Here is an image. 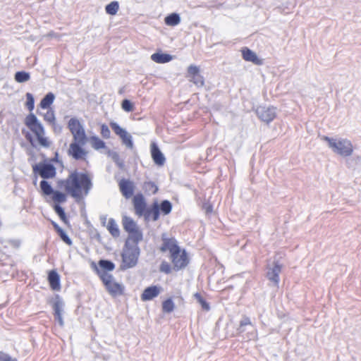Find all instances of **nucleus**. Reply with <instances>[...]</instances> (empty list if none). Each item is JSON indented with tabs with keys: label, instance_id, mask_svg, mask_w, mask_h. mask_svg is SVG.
<instances>
[{
	"label": "nucleus",
	"instance_id": "49",
	"mask_svg": "<svg viewBox=\"0 0 361 361\" xmlns=\"http://www.w3.org/2000/svg\"><path fill=\"white\" fill-rule=\"evenodd\" d=\"M47 37H49V38H58L59 39L61 35L54 32V31H51L49 32V33L47 34L46 35Z\"/></svg>",
	"mask_w": 361,
	"mask_h": 361
},
{
	"label": "nucleus",
	"instance_id": "27",
	"mask_svg": "<svg viewBox=\"0 0 361 361\" xmlns=\"http://www.w3.org/2000/svg\"><path fill=\"white\" fill-rule=\"evenodd\" d=\"M147 212H149V219L157 221L159 218V206L156 202L153 204L152 208L148 209Z\"/></svg>",
	"mask_w": 361,
	"mask_h": 361
},
{
	"label": "nucleus",
	"instance_id": "30",
	"mask_svg": "<svg viewBox=\"0 0 361 361\" xmlns=\"http://www.w3.org/2000/svg\"><path fill=\"white\" fill-rule=\"evenodd\" d=\"M119 9V4L117 1H112L105 7L106 13L114 16L116 15Z\"/></svg>",
	"mask_w": 361,
	"mask_h": 361
},
{
	"label": "nucleus",
	"instance_id": "44",
	"mask_svg": "<svg viewBox=\"0 0 361 361\" xmlns=\"http://www.w3.org/2000/svg\"><path fill=\"white\" fill-rule=\"evenodd\" d=\"M159 270L161 272L169 274L171 271V267L168 262H162L161 264H160Z\"/></svg>",
	"mask_w": 361,
	"mask_h": 361
},
{
	"label": "nucleus",
	"instance_id": "37",
	"mask_svg": "<svg viewBox=\"0 0 361 361\" xmlns=\"http://www.w3.org/2000/svg\"><path fill=\"white\" fill-rule=\"evenodd\" d=\"M54 209L55 212L59 215L61 220L63 221L64 223H66V216L63 209L59 204H55L54 206Z\"/></svg>",
	"mask_w": 361,
	"mask_h": 361
},
{
	"label": "nucleus",
	"instance_id": "40",
	"mask_svg": "<svg viewBox=\"0 0 361 361\" xmlns=\"http://www.w3.org/2000/svg\"><path fill=\"white\" fill-rule=\"evenodd\" d=\"M246 326H252V323L250 318L244 317L240 322V327L238 329V331L240 333H243L245 331L244 327Z\"/></svg>",
	"mask_w": 361,
	"mask_h": 361
},
{
	"label": "nucleus",
	"instance_id": "5",
	"mask_svg": "<svg viewBox=\"0 0 361 361\" xmlns=\"http://www.w3.org/2000/svg\"><path fill=\"white\" fill-rule=\"evenodd\" d=\"M140 248L124 245L122 252V269H126L134 267L138 260Z\"/></svg>",
	"mask_w": 361,
	"mask_h": 361
},
{
	"label": "nucleus",
	"instance_id": "48",
	"mask_svg": "<svg viewBox=\"0 0 361 361\" xmlns=\"http://www.w3.org/2000/svg\"><path fill=\"white\" fill-rule=\"evenodd\" d=\"M0 361H18L16 358L12 357L8 354L0 351Z\"/></svg>",
	"mask_w": 361,
	"mask_h": 361
},
{
	"label": "nucleus",
	"instance_id": "42",
	"mask_svg": "<svg viewBox=\"0 0 361 361\" xmlns=\"http://www.w3.org/2000/svg\"><path fill=\"white\" fill-rule=\"evenodd\" d=\"M195 298L197 300V301L201 304L203 309L206 310H209V304L202 298V297L199 293L195 294Z\"/></svg>",
	"mask_w": 361,
	"mask_h": 361
},
{
	"label": "nucleus",
	"instance_id": "7",
	"mask_svg": "<svg viewBox=\"0 0 361 361\" xmlns=\"http://www.w3.org/2000/svg\"><path fill=\"white\" fill-rule=\"evenodd\" d=\"M135 214L142 216H144L146 221L149 220V212H147V204L144 196L142 194H137L133 200Z\"/></svg>",
	"mask_w": 361,
	"mask_h": 361
},
{
	"label": "nucleus",
	"instance_id": "36",
	"mask_svg": "<svg viewBox=\"0 0 361 361\" xmlns=\"http://www.w3.org/2000/svg\"><path fill=\"white\" fill-rule=\"evenodd\" d=\"M63 308V302L60 298H57L53 304L54 314H62Z\"/></svg>",
	"mask_w": 361,
	"mask_h": 361
},
{
	"label": "nucleus",
	"instance_id": "39",
	"mask_svg": "<svg viewBox=\"0 0 361 361\" xmlns=\"http://www.w3.org/2000/svg\"><path fill=\"white\" fill-rule=\"evenodd\" d=\"M190 81L198 87H202L204 85L203 77L200 73L190 77Z\"/></svg>",
	"mask_w": 361,
	"mask_h": 361
},
{
	"label": "nucleus",
	"instance_id": "53",
	"mask_svg": "<svg viewBox=\"0 0 361 361\" xmlns=\"http://www.w3.org/2000/svg\"><path fill=\"white\" fill-rule=\"evenodd\" d=\"M205 209H206V212L207 213H209V212H212V208L210 205H207L205 207Z\"/></svg>",
	"mask_w": 361,
	"mask_h": 361
},
{
	"label": "nucleus",
	"instance_id": "20",
	"mask_svg": "<svg viewBox=\"0 0 361 361\" xmlns=\"http://www.w3.org/2000/svg\"><path fill=\"white\" fill-rule=\"evenodd\" d=\"M50 286L53 290L60 289V278L58 273L55 271H51L48 276Z\"/></svg>",
	"mask_w": 361,
	"mask_h": 361
},
{
	"label": "nucleus",
	"instance_id": "21",
	"mask_svg": "<svg viewBox=\"0 0 361 361\" xmlns=\"http://www.w3.org/2000/svg\"><path fill=\"white\" fill-rule=\"evenodd\" d=\"M123 225L124 229L128 232H133L136 230H138L137 224L133 221V219L130 217L124 216L123 218Z\"/></svg>",
	"mask_w": 361,
	"mask_h": 361
},
{
	"label": "nucleus",
	"instance_id": "4",
	"mask_svg": "<svg viewBox=\"0 0 361 361\" xmlns=\"http://www.w3.org/2000/svg\"><path fill=\"white\" fill-rule=\"evenodd\" d=\"M99 276L111 295L116 297L123 295L124 286L121 283L116 282L112 275L106 271H100Z\"/></svg>",
	"mask_w": 361,
	"mask_h": 361
},
{
	"label": "nucleus",
	"instance_id": "15",
	"mask_svg": "<svg viewBox=\"0 0 361 361\" xmlns=\"http://www.w3.org/2000/svg\"><path fill=\"white\" fill-rule=\"evenodd\" d=\"M151 155L154 162L158 166H163L166 161V159L163 153L160 151L157 145L152 142L150 146Z\"/></svg>",
	"mask_w": 361,
	"mask_h": 361
},
{
	"label": "nucleus",
	"instance_id": "18",
	"mask_svg": "<svg viewBox=\"0 0 361 361\" xmlns=\"http://www.w3.org/2000/svg\"><path fill=\"white\" fill-rule=\"evenodd\" d=\"M242 55L243 58L247 61L252 62L257 65L262 63V61L258 59L257 54L247 47H245L242 49Z\"/></svg>",
	"mask_w": 361,
	"mask_h": 361
},
{
	"label": "nucleus",
	"instance_id": "13",
	"mask_svg": "<svg viewBox=\"0 0 361 361\" xmlns=\"http://www.w3.org/2000/svg\"><path fill=\"white\" fill-rule=\"evenodd\" d=\"M120 191L126 199L130 198L135 190L134 183L128 179H121L118 183Z\"/></svg>",
	"mask_w": 361,
	"mask_h": 361
},
{
	"label": "nucleus",
	"instance_id": "32",
	"mask_svg": "<svg viewBox=\"0 0 361 361\" xmlns=\"http://www.w3.org/2000/svg\"><path fill=\"white\" fill-rule=\"evenodd\" d=\"M99 266L103 269L102 271H112L115 268L114 264L109 260L101 259L99 262Z\"/></svg>",
	"mask_w": 361,
	"mask_h": 361
},
{
	"label": "nucleus",
	"instance_id": "17",
	"mask_svg": "<svg viewBox=\"0 0 361 361\" xmlns=\"http://www.w3.org/2000/svg\"><path fill=\"white\" fill-rule=\"evenodd\" d=\"M281 267L279 263H275L272 267L269 268L267 276L268 279L277 286L279 282V274Z\"/></svg>",
	"mask_w": 361,
	"mask_h": 361
},
{
	"label": "nucleus",
	"instance_id": "8",
	"mask_svg": "<svg viewBox=\"0 0 361 361\" xmlns=\"http://www.w3.org/2000/svg\"><path fill=\"white\" fill-rule=\"evenodd\" d=\"M110 126L116 134L121 138L122 143L129 149L133 148V142L131 135L128 133L124 128H122L119 125L115 122H111Z\"/></svg>",
	"mask_w": 361,
	"mask_h": 361
},
{
	"label": "nucleus",
	"instance_id": "28",
	"mask_svg": "<svg viewBox=\"0 0 361 361\" xmlns=\"http://www.w3.org/2000/svg\"><path fill=\"white\" fill-rule=\"evenodd\" d=\"M40 188L45 196H50L54 191L51 185L45 180L40 182Z\"/></svg>",
	"mask_w": 361,
	"mask_h": 361
},
{
	"label": "nucleus",
	"instance_id": "58",
	"mask_svg": "<svg viewBox=\"0 0 361 361\" xmlns=\"http://www.w3.org/2000/svg\"><path fill=\"white\" fill-rule=\"evenodd\" d=\"M30 142L31 143L32 145H34V143L32 142V140H30Z\"/></svg>",
	"mask_w": 361,
	"mask_h": 361
},
{
	"label": "nucleus",
	"instance_id": "47",
	"mask_svg": "<svg viewBox=\"0 0 361 361\" xmlns=\"http://www.w3.org/2000/svg\"><path fill=\"white\" fill-rule=\"evenodd\" d=\"M199 68L194 65H190L188 68V73L190 77L199 74Z\"/></svg>",
	"mask_w": 361,
	"mask_h": 361
},
{
	"label": "nucleus",
	"instance_id": "10",
	"mask_svg": "<svg viewBox=\"0 0 361 361\" xmlns=\"http://www.w3.org/2000/svg\"><path fill=\"white\" fill-rule=\"evenodd\" d=\"M87 140H84L83 142L74 141L70 145L68 153L75 159H83L87 155V152L82 148L86 144Z\"/></svg>",
	"mask_w": 361,
	"mask_h": 361
},
{
	"label": "nucleus",
	"instance_id": "25",
	"mask_svg": "<svg viewBox=\"0 0 361 361\" xmlns=\"http://www.w3.org/2000/svg\"><path fill=\"white\" fill-rule=\"evenodd\" d=\"M90 142L92 147L96 150L106 147L105 142L97 136H92L90 139Z\"/></svg>",
	"mask_w": 361,
	"mask_h": 361
},
{
	"label": "nucleus",
	"instance_id": "50",
	"mask_svg": "<svg viewBox=\"0 0 361 361\" xmlns=\"http://www.w3.org/2000/svg\"><path fill=\"white\" fill-rule=\"evenodd\" d=\"M54 316H55V319L57 320L59 324L61 326H63L64 325V322H63V319L62 317V314H54Z\"/></svg>",
	"mask_w": 361,
	"mask_h": 361
},
{
	"label": "nucleus",
	"instance_id": "38",
	"mask_svg": "<svg viewBox=\"0 0 361 361\" xmlns=\"http://www.w3.org/2000/svg\"><path fill=\"white\" fill-rule=\"evenodd\" d=\"M144 188L147 192L151 194H155L158 190L157 186L150 181L145 183Z\"/></svg>",
	"mask_w": 361,
	"mask_h": 361
},
{
	"label": "nucleus",
	"instance_id": "34",
	"mask_svg": "<svg viewBox=\"0 0 361 361\" xmlns=\"http://www.w3.org/2000/svg\"><path fill=\"white\" fill-rule=\"evenodd\" d=\"M39 135H35L39 145L41 147L48 148L51 145V142L48 137L45 136V134H39Z\"/></svg>",
	"mask_w": 361,
	"mask_h": 361
},
{
	"label": "nucleus",
	"instance_id": "6",
	"mask_svg": "<svg viewBox=\"0 0 361 361\" xmlns=\"http://www.w3.org/2000/svg\"><path fill=\"white\" fill-rule=\"evenodd\" d=\"M68 128L73 135L74 141L83 142L84 140H87L85 129L78 118H71L68 121Z\"/></svg>",
	"mask_w": 361,
	"mask_h": 361
},
{
	"label": "nucleus",
	"instance_id": "3",
	"mask_svg": "<svg viewBox=\"0 0 361 361\" xmlns=\"http://www.w3.org/2000/svg\"><path fill=\"white\" fill-rule=\"evenodd\" d=\"M322 140L327 142L331 151L341 157H350L353 152V146L350 140L343 137H329L322 136Z\"/></svg>",
	"mask_w": 361,
	"mask_h": 361
},
{
	"label": "nucleus",
	"instance_id": "41",
	"mask_svg": "<svg viewBox=\"0 0 361 361\" xmlns=\"http://www.w3.org/2000/svg\"><path fill=\"white\" fill-rule=\"evenodd\" d=\"M26 106L30 111H32L34 109L35 100L32 94L31 93L26 94Z\"/></svg>",
	"mask_w": 361,
	"mask_h": 361
},
{
	"label": "nucleus",
	"instance_id": "56",
	"mask_svg": "<svg viewBox=\"0 0 361 361\" xmlns=\"http://www.w3.org/2000/svg\"><path fill=\"white\" fill-rule=\"evenodd\" d=\"M30 142L31 143L32 145H34V143L32 142V140H30Z\"/></svg>",
	"mask_w": 361,
	"mask_h": 361
},
{
	"label": "nucleus",
	"instance_id": "54",
	"mask_svg": "<svg viewBox=\"0 0 361 361\" xmlns=\"http://www.w3.org/2000/svg\"><path fill=\"white\" fill-rule=\"evenodd\" d=\"M113 159L116 161L118 159V154L115 153L113 156Z\"/></svg>",
	"mask_w": 361,
	"mask_h": 361
},
{
	"label": "nucleus",
	"instance_id": "12",
	"mask_svg": "<svg viewBox=\"0 0 361 361\" xmlns=\"http://www.w3.org/2000/svg\"><path fill=\"white\" fill-rule=\"evenodd\" d=\"M34 172H37L43 178H51L56 175L55 167L50 164H41L33 166Z\"/></svg>",
	"mask_w": 361,
	"mask_h": 361
},
{
	"label": "nucleus",
	"instance_id": "23",
	"mask_svg": "<svg viewBox=\"0 0 361 361\" xmlns=\"http://www.w3.org/2000/svg\"><path fill=\"white\" fill-rule=\"evenodd\" d=\"M106 228L112 236L115 238L119 236L120 231L116 221L114 219L111 218L109 219Z\"/></svg>",
	"mask_w": 361,
	"mask_h": 361
},
{
	"label": "nucleus",
	"instance_id": "43",
	"mask_svg": "<svg viewBox=\"0 0 361 361\" xmlns=\"http://www.w3.org/2000/svg\"><path fill=\"white\" fill-rule=\"evenodd\" d=\"M101 135H102V137L104 138H106V139H108L110 137V135H111L110 130H109V127L105 124H102L101 126Z\"/></svg>",
	"mask_w": 361,
	"mask_h": 361
},
{
	"label": "nucleus",
	"instance_id": "19",
	"mask_svg": "<svg viewBox=\"0 0 361 361\" xmlns=\"http://www.w3.org/2000/svg\"><path fill=\"white\" fill-rule=\"evenodd\" d=\"M151 59L157 63H165L171 61L173 56L168 54L157 52L151 55Z\"/></svg>",
	"mask_w": 361,
	"mask_h": 361
},
{
	"label": "nucleus",
	"instance_id": "57",
	"mask_svg": "<svg viewBox=\"0 0 361 361\" xmlns=\"http://www.w3.org/2000/svg\"><path fill=\"white\" fill-rule=\"evenodd\" d=\"M30 142L31 143L32 145H34V143L32 142V140H30Z\"/></svg>",
	"mask_w": 361,
	"mask_h": 361
},
{
	"label": "nucleus",
	"instance_id": "31",
	"mask_svg": "<svg viewBox=\"0 0 361 361\" xmlns=\"http://www.w3.org/2000/svg\"><path fill=\"white\" fill-rule=\"evenodd\" d=\"M30 73L25 71H18L15 74V80L16 82L22 83L30 80Z\"/></svg>",
	"mask_w": 361,
	"mask_h": 361
},
{
	"label": "nucleus",
	"instance_id": "1",
	"mask_svg": "<svg viewBox=\"0 0 361 361\" xmlns=\"http://www.w3.org/2000/svg\"><path fill=\"white\" fill-rule=\"evenodd\" d=\"M61 184L77 202L86 197L92 187L91 177L86 173L78 171L71 173Z\"/></svg>",
	"mask_w": 361,
	"mask_h": 361
},
{
	"label": "nucleus",
	"instance_id": "45",
	"mask_svg": "<svg viewBox=\"0 0 361 361\" xmlns=\"http://www.w3.org/2000/svg\"><path fill=\"white\" fill-rule=\"evenodd\" d=\"M61 239L68 245H71L72 244V241L71 238L68 236L66 232L63 229H60L59 232H58Z\"/></svg>",
	"mask_w": 361,
	"mask_h": 361
},
{
	"label": "nucleus",
	"instance_id": "52",
	"mask_svg": "<svg viewBox=\"0 0 361 361\" xmlns=\"http://www.w3.org/2000/svg\"><path fill=\"white\" fill-rule=\"evenodd\" d=\"M52 225L54 226V228L56 230L57 232H59L60 229H62L56 223L52 222Z\"/></svg>",
	"mask_w": 361,
	"mask_h": 361
},
{
	"label": "nucleus",
	"instance_id": "26",
	"mask_svg": "<svg viewBox=\"0 0 361 361\" xmlns=\"http://www.w3.org/2000/svg\"><path fill=\"white\" fill-rule=\"evenodd\" d=\"M55 96L53 93L49 92L40 102V106L42 109H48L54 102Z\"/></svg>",
	"mask_w": 361,
	"mask_h": 361
},
{
	"label": "nucleus",
	"instance_id": "2",
	"mask_svg": "<svg viewBox=\"0 0 361 361\" xmlns=\"http://www.w3.org/2000/svg\"><path fill=\"white\" fill-rule=\"evenodd\" d=\"M161 239L163 243L160 250L163 252H169L174 269L180 270L185 268L189 263L185 250L178 245L174 238H167L166 234H163Z\"/></svg>",
	"mask_w": 361,
	"mask_h": 361
},
{
	"label": "nucleus",
	"instance_id": "51",
	"mask_svg": "<svg viewBox=\"0 0 361 361\" xmlns=\"http://www.w3.org/2000/svg\"><path fill=\"white\" fill-rule=\"evenodd\" d=\"M107 217L106 216H102L100 217V220L103 226H105L106 221Z\"/></svg>",
	"mask_w": 361,
	"mask_h": 361
},
{
	"label": "nucleus",
	"instance_id": "9",
	"mask_svg": "<svg viewBox=\"0 0 361 361\" xmlns=\"http://www.w3.org/2000/svg\"><path fill=\"white\" fill-rule=\"evenodd\" d=\"M256 114L263 122L269 123L276 116V109L274 106H260L257 108Z\"/></svg>",
	"mask_w": 361,
	"mask_h": 361
},
{
	"label": "nucleus",
	"instance_id": "55",
	"mask_svg": "<svg viewBox=\"0 0 361 361\" xmlns=\"http://www.w3.org/2000/svg\"><path fill=\"white\" fill-rule=\"evenodd\" d=\"M30 142L31 143L32 145H34V143L32 142V140H30Z\"/></svg>",
	"mask_w": 361,
	"mask_h": 361
},
{
	"label": "nucleus",
	"instance_id": "35",
	"mask_svg": "<svg viewBox=\"0 0 361 361\" xmlns=\"http://www.w3.org/2000/svg\"><path fill=\"white\" fill-rule=\"evenodd\" d=\"M159 206V209L161 211V212L166 215L169 214L172 209V205L171 202L168 200H164L161 202V204Z\"/></svg>",
	"mask_w": 361,
	"mask_h": 361
},
{
	"label": "nucleus",
	"instance_id": "29",
	"mask_svg": "<svg viewBox=\"0 0 361 361\" xmlns=\"http://www.w3.org/2000/svg\"><path fill=\"white\" fill-rule=\"evenodd\" d=\"M44 119L48 122L49 123L51 124L52 126L54 128V130H56V118L54 112L52 109H48L47 111L44 115Z\"/></svg>",
	"mask_w": 361,
	"mask_h": 361
},
{
	"label": "nucleus",
	"instance_id": "22",
	"mask_svg": "<svg viewBox=\"0 0 361 361\" xmlns=\"http://www.w3.org/2000/svg\"><path fill=\"white\" fill-rule=\"evenodd\" d=\"M164 23L168 26H176L180 23V15L176 13H172L165 17Z\"/></svg>",
	"mask_w": 361,
	"mask_h": 361
},
{
	"label": "nucleus",
	"instance_id": "14",
	"mask_svg": "<svg viewBox=\"0 0 361 361\" xmlns=\"http://www.w3.org/2000/svg\"><path fill=\"white\" fill-rule=\"evenodd\" d=\"M162 288L159 286H151L146 288L141 295L142 301H149L157 297L161 292Z\"/></svg>",
	"mask_w": 361,
	"mask_h": 361
},
{
	"label": "nucleus",
	"instance_id": "33",
	"mask_svg": "<svg viewBox=\"0 0 361 361\" xmlns=\"http://www.w3.org/2000/svg\"><path fill=\"white\" fill-rule=\"evenodd\" d=\"M174 308V302L171 298L164 300L162 303V310L164 312L170 313L173 311Z\"/></svg>",
	"mask_w": 361,
	"mask_h": 361
},
{
	"label": "nucleus",
	"instance_id": "24",
	"mask_svg": "<svg viewBox=\"0 0 361 361\" xmlns=\"http://www.w3.org/2000/svg\"><path fill=\"white\" fill-rule=\"evenodd\" d=\"M50 196L51 200L57 204L66 202L67 200L66 194L58 190H54Z\"/></svg>",
	"mask_w": 361,
	"mask_h": 361
},
{
	"label": "nucleus",
	"instance_id": "16",
	"mask_svg": "<svg viewBox=\"0 0 361 361\" xmlns=\"http://www.w3.org/2000/svg\"><path fill=\"white\" fill-rule=\"evenodd\" d=\"M142 240V233L138 229L128 233V237L126 241L125 245L139 247L138 243Z\"/></svg>",
	"mask_w": 361,
	"mask_h": 361
},
{
	"label": "nucleus",
	"instance_id": "11",
	"mask_svg": "<svg viewBox=\"0 0 361 361\" xmlns=\"http://www.w3.org/2000/svg\"><path fill=\"white\" fill-rule=\"evenodd\" d=\"M25 125L35 134V135H39V134L40 133L45 134L42 124L38 121L37 118L34 114H30L26 117Z\"/></svg>",
	"mask_w": 361,
	"mask_h": 361
},
{
	"label": "nucleus",
	"instance_id": "46",
	"mask_svg": "<svg viewBox=\"0 0 361 361\" xmlns=\"http://www.w3.org/2000/svg\"><path fill=\"white\" fill-rule=\"evenodd\" d=\"M122 108L126 111L130 112L133 109V104L128 99H124L122 102Z\"/></svg>",
	"mask_w": 361,
	"mask_h": 361
}]
</instances>
